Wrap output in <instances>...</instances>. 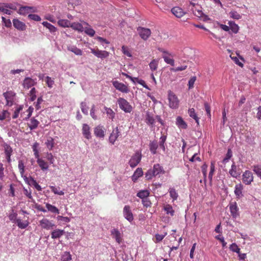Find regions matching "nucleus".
<instances>
[{
	"label": "nucleus",
	"mask_w": 261,
	"mask_h": 261,
	"mask_svg": "<svg viewBox=\"0 0 261 261\" xmlns=\"http://www.w3.org/2000/svg\"><path fill=\"white\" fill-rule=\"evenodd\" d=\"M168 99L171 108L177 109L178 107L179 101L177 96L171 91L168 92Z\"/></svg>",
	"instance_id": "f257e3e1"
},
{
	"label": "nucleus",
	"mask_w": 261,
	"mask_h": 261,
	"mask_svg": "<svg viewBox=\"0 0 261 261\" xmlns=\"http://www.w3.org/2000/svg\"><path fill=\"white\" fill-rule=\"evenodd\" d=\"M118 103L119 107L124 111L125 113H129L131 112L132 107L126 100L123 98H119L118 99Z\"/></svg>",
	"instance_id": "f03ea898"
},
{
	"label": "nucleus",
	"mask_w": 261,
	"mask_h": 261,
	"mask_svg": "<svg viewBox=\"0 0 261 261\" xmlns=\"http://www.w3.org/2000/svg\"><path fill=\"white\" fill-rule=\"evenodd\" d=\"M3 95L6 101V105L9 107L13 106L15 100L16 94L12 91H9L4 93Z\"/></svg>",
	"instance_id": "7ed1b4c3"
},
{
	"label": "nucleus",
	"mask_w": 261,
	"mask_h": 261,
	"mask_svg": "<svg viewBox=\"0 0 261 261\" xmlns=\"http://www.w3.org/2000/svg\"><path fill=\"white\" fill-rule=\"evenodd\" d=\"M137 30L140 37L144 40H147L151 34V30L146 28L139 27Z\"/></svg>",
	"instance_id": "20e7f679"
},
{
	"label": "nucleus",
	"mask_w": 261,
	"mask_h": 261,
	"mask_svg": "<svg viewBox=\"0 0 261 261\" xmlns=\"http://www.w3.org/2000/svg\"><path fill=\"white\" fill-rule=\"evenodd\" d=\"M142 158L141 153L139 151H137L133 155L129 161V165L132 167L134 168L138 165L140 162Z\"/></svg>",
	"instance_id": "39448f33"
},
{
	"label": "nucleus",
	"mask_w": 261,
	"mask_h": 261,
	"mask_svg": "<svg viewBox=\"0 0 261 261\" xmlns=\"http://www.w3.org/2000/svg\"><path fill=\"white\" fill-rule=\"evenodd\" d=\"M91 52L96 57L101 59H106L109 56L110 53L106 50H101L98 49L91 48Z\"/></svg>",
	"instance_id": "423d86ee"
},
{
	"label": "nucleus",
	"mask_w": 261,
	"mask_h": 261,
	"mask_svg": "<svg viewBox=\"0 0 261 261\" xmlns=\"http://www.w3.org/2000/svg\"><path fill=\"white\" fill-rule=\"evenodd\" d=\"M243 182L247 185H250L253 180V176L251 172L247 170L242 175Z\"/></svg>",
	"instance_id": "0eeeda50"
},
{
	"label": "nucleus",
	"mask_w": 261,
	"mask_h": 261,
	"mask_svg": "<svg viewBox=\"0 0 261 261\" xmlns=\"http://www.w3.org/2000/svg\"><path fill=\"white\" fill-rule=\"evenodd\" d=\"M39 225L42 228L47 230L52 229L55 227L54 223L46 218L41 220L39 221Z\"/></svg>",
	"instance_id": "6e6552de"
},
{
	"label": "nucleus",
	"mask_w": 261,
	"mask_h": 261,
	"mask_svg": "<svg viewBox=\"0 0 261 261\" xmlns=\"http://www.w3.org/2000/svg\"><path fill=\"white\" fill-rule=\"evenodd\" d=\"M113 86L118 90L123 92V93H127L129 91L128 87L122 83H120L117 81H113Z\"/></svg>",
	"instance_id": "1a4fd4ad"
},
{
	"label": "nucleus",
	"mask_w": 261,
	"mask_h": 261,
	"mask_svg": "<svg viewBox=\"0 0 261 261\" xmlns=\"http://www.w3.org/2000/svg\"><path fill=\"white\" fill-rule=\"evenodd\" d=\"M123 214L125 218L131 222L134 220L133 213L129 205H125L123 210Z\"/></svg>",
	"instance_id": "9d476101"
},
{
	"label": "nucleus",
	"mask_w": 261,
	"mask_h": 261,
	"mask_svg": "<svg viewBox=\"0 0 261 261\" xmlns=\"http://www.w3.org/2000/svg\"><path fill=\"white\" fill-rule=\"evenodd\" d=\"M36 10V8L33 7L22 6L19 9L18 13L20 15H25L31 12H34Z\"/></svg>",
	"instance_id": "9b49d317"
},
{
	"label": "nucleus",
	"mask_w": 261,
	"mask_h": 261,
	"mask_svg": "<svg viewBox=\"0 0 261 261\" xmlns=\"http://www.w3.org/2000/svg\"><path fill=\"white\" fill-rule=\"evenodd\" d=\"M23 179L24 181L27 182L29 185L33 186L38 191L42 190L41 186L37 182L36 180L32 177L28 178L26 176H24Z\"/></svg>",
	"instance_id": "f8f14e48"
},
{
	"label": "nucleus",
	"mask_w": 261,
	"mask_h": 261,
	"mask_svg": "<svg viewBox=\"0 0 261 261\" xmlns=\"http://www.w3.org/2000/svg\"><path fill=\"white\" fill-rule=\"evenodd\" d=\"M111 233L113 238L115 239L117 243L120 244L122 242V235L120 231L116 228H113L111 230Z\"/></svg>",
	"instance_id": "ddd939ff"
},
{
	"label": "nucleus",
	"mask_w": 261,
	"mask_h": 261,
	"mask_svg": "<svg viewBox=\"0 0 261 261\" xmlns=\"http://www.w3.org/2000/svg\"><path fill=\"white\" fill-rule=\"evenodd\" d=\"M192 11L194 15L199 18H203L204 20H209L208 16L203 14L202 10L199 8L198 9L196 7H194L192 9Z\"/></svg>",
	"instance_id": "4468645a"
},
{
	"label": "nucleus",
	"mask_w": 261,
	"mask_h": 261,
	"mask_svg": "<svg viewBox=\"0 0 261 261\" xmlns=\"http://www.w3.org/2000/svg\"><path fill=\"white\" fill-rule=\"evenodd\" d=\"M171 11L172 13L177 18L182 17L186 14V12L179 7H174Z\"/></svg>",
	"instance_id": "2eb2a0df"
},
{
	"label": "nucleus",
	"mask_w": 261,
	"mask_h": 261,
	"mask_svg": "<svg viewBox=\"0 0 261 261\" xmlns=\"http://www.w3.org/2000/svg\"><path fill=\"white\" fill-rule=\"evenodd\" d=\"M36 80L30 77L25 78L23 82V87L25 89H29L36 84Z\"/></svg>",
	"instance_id": "dca6fc26"
},
{
	"label": "nucleus",
	"mask_w": 261,
	"mask_h": 261,
	"mask_svg": "<svg viewBox=\"0 0 261 261\" xmlns=\"http://www.w3.org/2000/svg\"><path fill=\"white\" fill-rule=\"evenodd\" d=\"M243 186L241 184H239L235 186L234 192L237 198L240 199L243 197Z\"/></svg>",
	"instance_id": "f3484780"
},
{
	"label": "nucleus",
	"mask_w": 261,
	"mask_h": 261,
	"mask_svg": "<svg viewBox=\"0 0 261 261\" xmlns=\"http://www.w3.org/2000/svg\"><path fill=\"white\" fill-rule=\"evenodd\" d=\"M229 209L233 218L236 219L239 216V208L236 202L234 204H231L230 205Z\"/></svg>",
	"instance_id": "a211bd4d"
},
{
	"label": "nucleus",
	"mask_w": 261,
	"mask_h": 261,
	"mask_svg": "<svg viewBox=\"0 0 261 261\" xmlns=\"http://www.w3.org/2000/svg\"><path fill=\"white\" fill-rule=\"evenodd\" d=\"M14 27L17 30L23 31L25 30L26 25L23 22L19 20L18 19H14L13 20Z\"/></svg>",
	"instance_id": "6ab92c4d"
},
{
	"label": "nucleus",
	"mask_w": 261,
	"mask_h": 261,
	"mask_svg": "<svg viewBox=\"0 0 261 261\" xmlns=\"http://www.w3.org/2000/svg\"><path fill=\"white\" fill-rule=\"evenodd\" d=\"M229 173L232 177L237 178L241 174V171L240 169L237 168V166L233 163L231 165Z\"/></svg>",
	"instance_id": "aec40b11"
},
{
	"label": "nucleus",
	"mask_w": 261,
	"mask_h": 261,
	"mask_svg": "<svg viewBox=\"0 0 261 261\" xmlns=\"http://www.w3.org/2000/svg\"><path fill=\"white\" fill-rule=\"evenodd\" d=\"M120 135V132L118 131V128L116 127L113 130L109 137V141L112 144H114L118 137Z\"/></svg>",
	"instance_id": "412c9836"
},
{
	"label": "nucleus",
	"mask_w": 261,
	"mask_h": 261,
	"mask_svg": "<svg viewBox=\"0 0 261 261\" xmlns=\"http://www.w3.org/2000/svg\"><path fill=\"white\" fill-rule=\"evenodd\" d=\"M64 230L57 229L51 232V237L53 239H59L65 234Z\"/></svg>",
	"instance_id": "4be33fe9"
},
{
	"label": "nucleus",
	"mask_w": 261,
	"mask_h": 261,
	"mask_svg": "<svg viewBox=\"0 0 261 261\" xmlns=\"http://www.w3.org/2000/svg\"><path fill=\"white\" fill-rule=\"evenodd\" d=\"M82 133L84 136L87 139L91 138V133L90 132V127L87 124H84L82 128Z\"/></svg>",
	"instance_id": "5701e85b"
},
{
	"label": "nucleus",
	"mask_w": 261,
	"mask_h": 261,
	"mask_svg": "<svg viewBox=\"0 0 261 261\" xmlns=\"http://www.w3.org/2000/svg\"><path fill=\"white\" fill-rule=\"evenodd\" d=\"M143 172L141 168H138L134 172L133 175L132 176V179L134 182H136L139 177L143 175Z\"/></svg>",
	"instance_id": "b1692460"
},
{
	"label": "nucleus",
	"mask_w": 261,
	"mask_h": 261,
	"mask_svg": "<svg viewBox=\"0 0 261 261\" xmlns=\"http://www.w3.org/2000/svg\"><path fill=\"white\" fill-rule=\"evenodd\" d=\"M152 170L155 176H157L161 173H164L163 168L159 164H154Z\"/></svg>",
	"instance_id": "393cba45"
},
{
	"label": "nucleus",
	"mask_w": 261,
	"mask_h": 261,
	"mask_svg": "<svg viewBox=\"0 0 261 261\" xmlns=\"http://www.w3.org/2000/svg\"><path fill=\"white\" fill-rule=\"evenodd\" d=\"M68 50L73 53L75 55L77 56H81L83 54V51L81 49L78 48L76 46L74 45H69L67 46Z\"/></svg>",
	"instance_id": "a878e982"
},
{
	"label": "nucleus",
	"mask_w": 261,
	"mask_h": 261,
	"mask_svg": "<svg viewBox=\"0 0 261 261\" xmlns=\"http://www.w3.org/2000/svg\"><path fill=\"white\" fill-rule=\"evenodd\" d=\"M70 27H71L74 30L76 31L79 32H82L83 31H84V27L81 23L79 22L71 23Z\"/></svg>",
	"instance_id": "bb28decb"
},
{
	"label": "nucleus",
	"mask_w": 261,
	"mask_h": 261,
	"mask_svg": "<svg viewBox=\"0 0 261 261\" xmlns=\"http://www.w3.org/2000/svg\"><path fill=\"white\" fill-rule=\"evenodd\" d=\"M176 124L180 128L186 129L187 128V123L180 116L177 117Z\"/></svg>",
	"instance_id": "cd10ccee"
},
{
	"label": "nucleus",
	"mask_w": 261,
	"mask_h": 261,
	"mask_svg": "<svg viewBox=\"0 0 261 261\" xmlns=\"http://www.w3.org/2000/svg\"><path fill=\"white\" fill-rule=\"evenodd\" d=\"M42 24L52 34L55 33L57 31V28L47 21H43Z\"/></svg>",
	"instance_id": "c85d7f7f"
},
{
	"label": "nucleus",
	"mask_w": 261,
	"mask_h": 261,
	"mask_svg": "<svg viewBox=\"0 0 261 261\" xmlns=\"http://www.w3.org/2000/svg\"><path fill=\"white\" fill-rule=\"evenodd\" d=\"M94 134L98 138H103L105 136L104 131L101 126H98L94 129Z\"/></svg>",
	"instance_id": "c756f323"
},
{
	"label": "nucleus",
	"mask_w": 261,
	"mask_h": 261,
	"mask_svg": "<svg viewBox=\"0 0 261 261\" xmlns=\"http://www.w3.org/2000/svg\"><path fill=\"white\" fill-rule=\"evenodd\" d=\"M58 24L63 28H69L70 26L71 22L67 19H60L58 21Z\"/></svg>",
	"instance_id": "7c9ffc66"
},
{
	"label": "nucleus",
	"mask_w": 261,
	"mask_h": 261,
	"mask_svg": "<svg viewBox=\"0 0 261 261\" xmlns=\"http://www.w3.org/2000/svg\"><path fill=\"white\" fill-rule=\"evenodd\" d=\"M149 195V192L147 190L140 191L137 194V196L142 199L147 198Z\"/></svg>",
	"instance_id": "2f4dec72"
},
{
	"label": "nucleus",
	"mask_w": 261,
	"mask_h": 261,
	"mask_svg": "<svg viewBox=\"0 0 261 261\" xmlns=\"http://www.w3.org/2000/svg\"><path fill=\"white\" fill-rule=\"evenodd\" d=\"M16 223L18 227L21 229H24L28 227L29 222L28 221L22 222L21 220L18 219L16 220Z\"/></svg>",
	"instance_id": "473e14b6"
},
{
	"label": "nucleus",
	"mask_w": 261,
	"mask_h": 261,
	"mask_svg": "<svg viewBox=\"0 0 261 261\" xmlns=\"http://www.w3.org/2000/svg\"><path fill=\"white\" fill-rule=\"evenodd\" d=\"M39 122L37 120L32 118L30 120L29 123H28V125L31 129V130L34 129L36 128L38 125Z\"/></svg>",
	"instance_id": "72a5a7b5"
},
{
	"label": "nucleus",
	"mask_w": 261,
	"mask_h": 261,
	"mask_svg": "<svg viewBox=\"0 0 261 261\" xmlns=\"http://www.w3.org/2000/svg\"><path fill=\"white\" fill-rule=\"evenodd\" d=\"M37 162L42 170H47L48 169V166L47 165V163L43 160L41 159H38Z\"/></svg>",
	"instance_id": "f704fd0d"
},
{
	"label": "nucleus",
	"mask_w": 261,
	"mask_h": 261,
	"mask_svg": "<svg viewBox=\"0 0 261 261\" xmlns=\"http://www.w3.org/2000/svg\"><path fill=\"white\" fill-rule=\"evenodd\" d=\"M158 147V144L156 142H151L149 144V148L151 153L153 154L156 152V149Z\"/></svg>",
	"instance_id": "c9c22d12"
},
{
	"label": "nucleus",
	"mask_w": 261,
	"mask_h": 261,
	"mask_svg": "<svg viewBox=\"0 0 261 261\" xmlns=\"http://www.w3.org/2000/svg\"><path fill=\"white\" fill-rule=\"evenodd\" d=\"M8 9L9 8H7L6 4H0V12L3 13L4 14H6L8 15H11L12 14V11Z\"/></svg>",
	"instance_id": "e433bc0d"
},
{
	"label": "nucleus",
	"mask_w": 261,
	"mask_h": 261,
	"mask_svg": "<svg viewBox=\"0 0 261 261\" xmlns=\"http://www.w3.org/2000/svg\"><path fill=\"white\" fill-rule=\"evenodd\" d=\"M228 23L231 31L235 34L237 33L239 30V26L233 21H229Z\"/></svg>",
	"instance_id": "4c0bfd02"
},
{
	"label": "nucleus",
	"mask_w": 261,
	"mask_h": 261,
	"mask_svg": "<svg viewBox=\"0 0 261 261\" xmlns=\"http://www.w3.org/2000/svg\"><path fill=\"white\" fill-rule=\"evenodd\" d=\"M159 61L156 59L153 60L149 64L150 69L152 71H155L157 69Z\"/></svg>",
	"instance_id": "58836bf2"
},
{
	"label": "nucleus",
	"mask_w": 261,
	"mask_h": 261,
	"mask_svg": "<svg viewBox=\"0 0 261 261\" xmlns=\"http://www.w3.org/2000/svg\"><path fill=\"white\" fill-rule=\"evenodd\" d=\"M46 207L48 211L55 214H59V211L57 207L49 203H46Z\"/></svg>",
	"instance_id": "ea45409f"
},
{
	"label": "nucleus",
	"mask_w": 261,
	"mask_h": 261,
	"mask_svg": "<svg viewBox=\"0 0 261 261\" xmlns=\"http://www.w3.org/2000/svg\"><path fill=\"white\" fill-rule=\"evenodd\" d=\"M71 259V255L69 252H64L61 256L62 261H70Z\"/></svg>",
	"instance_id": "a19ab883"
},
{
	"label": "nucleus",
	"mask_w": 261,
	"mask_h": 261,
	"mask_svg": "<svg viewBox=\"0 0 261 261\" xmlns=\"http://www.w3.org/2000/svg\"><path fill=\"white\" fill-rule=\"evenodd\" d=\"M81 108L82 112L84 114H87L89 111V107L87 106V104L86 102H82L81 103Z\"/></svg>",
	"instance_id": "79ce46f5"
},
{
	"label": "nucleus",
	"mask_w": 261,
	"mask_h": 261,
	"mask_svg": "<svg viewBox=\"0 0 261 261\" xmlns=\"http://www.w3.org/2000/svg\"><path fill=\"white\" fill-rule=\"evenodd\" d=\"M164 210L167 214L170 215L171 216H173L174 214V211L173 210L172 206L169 204H167L164 206Z\"/></svg>",
	"instance_id": "37998d69"
},
{
	"label": "nucleus",
	"mask_w": 261,
	"mask_h": 261,
	"mask_svg": "<svg viewBox=\"0 0 261 261\" xmlns=\"http://www.w3.org/2000/svg\"><path fill=\"white\" fill-rule=\"evenodd\" d=\"M18 169L19 170L20 174H21V176L23 178V176H24V175H23L24 173V165L23 162L22 160H19L18 161Z\"/></svg>",
	"instance_id": "c03bdc74"
},
{
	"label": "nucleus",
	"mask_w": 261,
	"mask_h": 261,
	"mask_svg": "<svg viewBox=\"0 0 261 261\" xmlns=\"http://www.w3.org/2000/svg\"><path fill=\"white\" fill-rule=\"evenodd\" d=\"M84 31H85V33L87 35H89L90 37L94 36V35L95 33V31L91 28H89V27H85L84 28Z\"/></svg>",
	"instance_id": "a18cd8bd"
},
{
	"label": "nucleus",
	"mask_w": 261,
	"mask_h": 261,
	"mask_svg": "<svg viewBox=\"0 0 261 261\" xmlns=\"http://www.w3.org/2000/svg\"><path fill=\"white\" fill-rule=\"evenodd\" d=\"M50 189H51V191L55 194L59 195H63L64 194V192L62 191H60L59 188H57L55 186H50Z\"/></svg>",
	"instance_id": "49530a36"
},
{
	"label": "nucleus",
	"mask_w": 261,
	"mask_h": 261,
	"mask_svg": "<svg viewBox=\"0 0 261 261\" xmlns=\"http://www.w3.org/2000/svg\"><path fill=\"white\" fill-rule=\"evenodd\" d=\"M45 144L47 146V147L49 149L51 150L53 148L54 146V139L50 137L47 140V141L45 142Z\"/></svg>",
	"instance_id": "de8ad7c7"
},
{
	"label": "nucleus",
	"mask_w": 261,
	"mask_h": 261,
	"mask_svg": "<svg viewBox=\"0 0 261 261\" xmlns=\"http://www.w3.org/2000/svg\"><path fill=\"white\" fill-rule=\"evenodd\" d=\"M253 171L261 179V166L258 165L253 166Z\"/></svg>",
	"instance_id": "09e8293b"
},
{
	"label": "nucleus",
	"mask_w": 261,
	"mask_h": 261,
	"mask_svg": "<svg viewBox=\"0 0 261 261\" xmlns=\"http://www.w3.org/2000/svg\"><path fill=\"white\" fill-rule=\"evenodd\" d=\"M229 16L231 18L234 19H239L241 18V16L237 12L231 11L229 12Z\"/></svg>",
	"instance_id": "8fccbe9b"
},
{
	"label": "nucleus",
	"mask_w": 261,
	"mask_h": 261,
	"mask_svg": "<svg viewBox=\"0 0 261 261\" xmlns=\"http://www.w3.org/2000/svg\"><path fill=\"white\" fill-rule=\"evenodd\" d=\"M169 193L170 197L173 199L176 200L178 197V194L176 192L175 189L174 188H170L169 189Z\"/></svg>",
	"instance_id": "3c124183"
},
{
	"label": "nucleus",
	"mask_w": 261,
	"mask_h": 261,
	"mask_svg": "<svg viewBox=\"0 0 261 261\" xmlns=\"http://www.w3.org/2000/svg\"><path fill=\"white\" fill-rule=\"evenodd\" d=\"M17 216V214L16 213H15L13 209H12L11 210V213L9 214V218L10 221L14 222L15 221L16 222V220Z\"/></svg>",
	"instance_id": "603ef678"
},
{
	"label": "nucleus",
	"mask_w": 261,
	"mask_h": 261,
	"mask_svg": "<svg viewBox=\"0 0 261 261\" xmlns=\"http://www.w3.org/2000/svg\"><path fill=\"white\" fill-rule=\"evenodd\" d=\"M145 120L146 122L149 125H153L155 122V119L151 115H146Z\"/></svg>",
	"instance_id": "864d4df0"
},
{
	"label": "nucleus",
	"mask_w": 261,
	"mask_h": 261,
	"mask_svg": "<svg viewBox=\"0 0 261 261\" xmlns=\"http://www.w3.org/2000/svg\"><path fill=\"white\" fill-rule=\"evenodd\" d=\"M163 58L164 60V61L167 63V64H170L172 66H173L174 64V61L173 59L169 58V57H168L167 56H166V55H163Z\"/></svg>",
	"instance_id": "5fc2aeb1"
},
{
	"label": "nucleus",
	"mask_w": 261,
	"mask_h": 261,
	"mask_svg": "<svg viewBox=\"0 0 261 261\" xmlns=\"http://www.w3.org/2000/svg\"><path fill=\"white\" fill-rule=\"evenodd\" d=\"M4 147L6 155H11L12 152V149L10 146L8 144H5Z\"/></svg>",
	"instance_id": "6e6d98bb"
},
{
	"label": "nucleus",
	"mask_w": 261,
	"mask_h": 261,
	"mask_svg": "<svg viewBox=\"0 0 261 261\" xmlns=\"http://www.w3.org/2000/svg\"><path fill=\"white\" fill-rule=\"evenodd\" d=\"M210 168H211V169H210V173L208 174V178L211 181V180H212L213 174H214V172H215V165H214V163H213V162L211 163Z\"/></svg>",
	"instance_id": "4d7b16f0"
},
{
	"label": "nucleus",
	"mask_w": 261,
	"mask_h": 261,
	"mask_svg": "<svg viewBox=\"0 0 261 261\" xmlns=\"http://www.w3.org/2000/svg\"><path fill=\"white\" fill-rule=\"evenodd\" d=\"M166 140V136H162L160 139V146L163 149V150H165V147L164 145V143Z\"/></svg>",
	"instance_id": "13d9d810"
},
{
	"label": "nucleus",
	"mask_w": 261,
	"mask_h": 261,
	"mask_svg": "<svg viewBox=\"0 0 261 261\" xmlns=\"http://www.w3.org/2000/svg\"><path fill=\"white\" fill-rule=\"evenodd\" d=\"M229 249L233 252L239 253L240 249L236 243H232L230 245Z\"/></svg>",
	"instance_id": "bf43d9fd"
},
{
	"label": "nucleus",
	"mask_w": 261,
	"mask_h": 261,
	"mask_svg": "<svg viewBox=\"0 0 261 261\" xmlns=\"http://www.w3.org/2000/svg\"><path fill=\"white\" fill-rule=\"evenodd\" d=\"M196 80V77L194 76L191 77L188 82L189 89H191L194 87V85Z\"/></svg>",
	"instance_id": "052dcab7"
},
{
	"label": "nucleus",
	"mask_w": 261,
	"mask_h": 261,
	"mask_svg": "<svg viewBox=\"0 0 261 261\" xmlns=\"http://www.w3.org/2000/svg\"><path fill=\"white\" fill-rule=\"evenodd\" d=\"M45 82L48 87H53L54 84V81L50 77L48 76H46L45 79Z\"/></svg>",
	"instance_id": "680f3d73"
},
{
	"label": "nucleus",
	"mask_w": 261,
	"mask_h": 261,
	"mask_svg": "<svg viewBox=\"0 0 261 261\" xmlns=\"http://www.w3.org/2000/svg\"><path fill=\"white\" fill-rule=\"evenodd\" d=\"M153 176H155L154 175L152 169L148 170L147 172L145 173V177L148 180L151 179Z\"/></svg>",
	"instance_id": "e2e57ef3"
},
{
	"label": "nucleus",
	"mask_w": 261,
	"mask_h": 261,
	"mask_svg": "<svg viewBox=\"0 0 261 261\" xmlns=\"http://www.w3.org/2000/svg\"><path fill=\"white\" fill-rule=\"evenodd\" d=\"M36 89L35 88H32V89L31 90V91L30 92V99H31V100L32 101H34L36 99Z\"/></svg>",
	"instance_id": "0e129e2a"
},
{
	"label": "nucleus",
	"mask_w": 261,
	"mask_h": 261,
	"mask_svg": "<svg viewBox=\"0 0 261 261\" xmlns=\"http://www.w3.org/2000/svg\"><path fill=\"white\" fill-rule=\"evenodd\" d=\"M28 17L32 20L39 21L41 20V17L37 14H29Z\"/></svg>",
	"instance_id": "69168bd1"
},
{
	"label": "nucleus",
	"mask_w": 261,
	"mask_h": 261,
	"mask_svg": "<svg viewBox=\"0 0 261 261\" xmlns=\"http://www.w3.org/2000/svg\"><path fill=\"white\" fill-rule=\"evenodd\" d=\"M122 53L126 56H127L128 57H132V54L129 51L128 48L125 46H123L122 47Z\"/></svg>",
	"instance_id": "338daca9"
},
{
	"label": "nucleus",
	"mask_w": 261,
	"mask_h": 261,
	"mask_svg": "<svg viewBox=\"0 0 261 261\" xmlns=\"http://www.w3.org/2000/svg\"><path fill=\"white\" fill-rule=\"evenodd\" d=\"M187 68V66L182 65V66H180L179 67H177L176 68H172L171 69V70L173 71L174 72H177L179 71L184 70L186 69Z\"/></svg>",
	"instance_id": "774afa93"
}]
</instances>
